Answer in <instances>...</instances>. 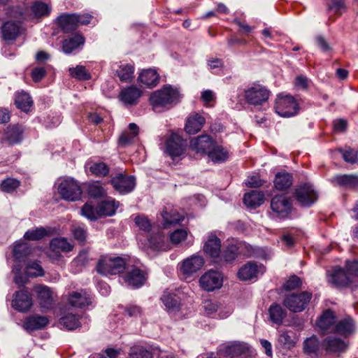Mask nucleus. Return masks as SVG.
<instances>
[{
    "mask_svg": "<svg viewBox=\"0 0 358 358\" xmlns=\"http://www.w3.org/2000/svg\"><path fill=\"white\" fill-rule=\"evenodd\" d=\"M180 94L177 88L169 85H164L150 96L149 101L155 112L169 109L180 101Z\"/></svg>",
    "mask_w": 358,
    "mask_h": 358,
    "instance_id": "nucleus-1",
    "label": "nucleus"
},
{
    "mask_svg": "<svg viewBox=\"0 0 358 358\" xmlns=\"http://www.w3.org/2000/svg\"><path fill=\"white\" fill-rule=\"evenodd\" d=\"M126 266V259L120 257L103 256L97 262L96 270L102 275L122 273Z\"/></svg>",
    "mask_w": 358,
    "mask_h": 358,
    "instance_id": "nucleus-2",
    "label": "nucleus"
},
{
    "mask_svg": "<svg viewBox=\"0 0 358 358\" xmlns=\"http://www.w3.org/2000/svg\"><path fill=\"white\" fill-rule=\"evenodd\" d=\"M57 192L62 199L68 201H78L83 194L82 189L78 182L71 178L58 180Z\"/></svg>",
    "mask_w": 358,
    "mask_h": 358,
    "instance_id": "nucleus-3",
    "label": "nucleus"
},
{
    "mask_svg": "<svg viewBox=\"0 0 358 358\" xmlns=\"http://www.w3.org/2000/svg\"><path fill=\"white\" fill-rule=\"evenodd\" d=\"M311 299L312 294L306 291L287 294L284 298L283 305L291 312L300 313L306 308Z\"/></svg>",
    "mask_w": 358,
    "mask_h": 358,
    "instance_id": "nucleus-4",
    "label": "nucleus"
},
{
    "mask_svg": "<svg viewBox=\"0 0 358 358\" xmlns=\"http://www.w3.org/2000/svg\"><path fill=\"white\" fill-rule=\"evenodd\" d=\"M299 110V104L290 95L278 96L275 110L281 117H289L296 115Z\"/></svg>",
    "mask_w": 358,
    "mask_h": 358,
    "instance_id": "nucleus-5",
    "label": "nucleus"
},
{
    "mask_svg": "<svg viewBox=\"0 0 358 358\" xmlns=\"http://www.w3.org/2000/svg\"><path fill=\"white\" fill-rule=\"evenodd\" d=\"M294 197L301 206L309 207L317 200L318 194L311 184L304 183L295 189Z\"/></svg>",
    "mask_w": 358,
    "mask_h": 358,
    "instance_id": "nucleus-6",
    "label": "nucleus"
},
{
    "mask_svg": "<svg viewBox=\"0 0 358 358\" xmlns=\"http://www.w3.org/2000/svg\"><path fill=\"white\" fill-rule=\"evenodd\" d=\"M110 183L115 191L121 194H126L134 189L136 179L132 176H127L120 173L111 178Z\"/></svg>",
    "mask_w": 358,
    "mask_h": 358,
    "instance_id": "nucleus-7",
    "label": "nucleus"
},
{
    "mask_svg": "<svg viewBox=\"0 0 358 358\" xmlns=\"http://www.w3.org/2000/svg\"><path fill=\"white\" fill-rule=\"evenodd\" d=\"M203 264L204 259L201 256L193 255L179 263L178 267L180 273L187 278L199 271Z\"/></svg>",
    "mask_w": 358,
    "mask_h": 358,
    "instance_id": "nucleus-8",
    "label": "nucleus"
},
{
    "mask_svg": "<svg viewBox=\"0 0 358 358\" xmlns=\"http://www.w3.org/2000/svg\"><path fill=\"white\" fill-rule=\"evenodd\" d=\"M270 95V91L262 85L251 87L245 90V98L248 103L258 106L266 102Z\"/></svg>",
    "mask_w": 358,
    "mask_h": 358,
    "instance_id": "nucleus-9",
    "label": "nucleus"
},
{
    "mask_svg": "<svg viewBox=\"0 0 358 358\" xmlns=\"http://www.w3.org/2000/svg\"><path fill=\"white\" fill-rule=\"evenodd\" d=\"M199 282L204 290L212 292L222 287L223 278L220 272L211 270L201 276Z\"/></svg>",
    "mask_w": 358,
    "mask_h": 358,
    "instance_id": "nucleus-10",
    "label": "nucleus"
},
{
    "mask_svg": "<svg viewBox=\"0 0 358 358\" xmlns=\"http://www.w3.org/2000/svg\"><path fill=\"white\" fill-rule=\"evenodd\" d=\"M34 290L36 294L40 308L43 311L52 309L55 303L52 290L44 285H35Z\"/></svg>",
    "mask_w": 358,
    "mask_h": 358,
    "instance_id": "nucleus-11",
    "label": "nucleus"
},
{
    "mask_svg": "<svg viewBox=\"0 0 358 358\" xmlns=\"http://www.w3.org/2000/svg\"><path fill=\"white\" fill-rule=\"evenodd\" d=\"M33 305V300L31 294L27 289L17 291L13 294L12 306L19 312H27Z\"/></svg>",
    "mask_w": 358,
    "mask_h": 358,
    "instance_id": "nucleus-12",
    "label": "nucleus"
},
{
    "mask_svg": "<svg viewBox=\"0 0 358 358\" xmlns=\"http://www.w3.org/2000/svg\"><path fill=\"white\" fill-rule=\"evenodd\" d=\"M271 208L280 217H287L292 209V203L285 195H275L271 200Z\"/></svg>",
    "mask_w": 358,
    "mask_h": 358,
    "instance_id": "nucleus-13",
    "label": "nucleus"
},
{
    "mask_svg": "<svg viewBox=\"0 0 358 358\" xmlns=\"http://www.w3.org/2000/svg\"><path fill=\"white\" fill-rule=\"evenodd\" d=\"M166 152L174 159L180 157L185 152V146L182 138L176 134H173L166 141Z\"/></svg>",
    "mask_w": 358,
    "mask_h": 358,
    "instance_id": "nucleus-14",
    "label": "nucleus"
},
{
    "mask_svg": "<svg viewBox=\"0 0 358 358\" xmlns=\"http://www.w3.org/2000/svg\"><path fill=\"white\" fill-rule=\"evenodd\" d=\"M328 282L334 287L338 288L349 285L351 279L344 268L336 266L329 272Z\"/></svg>",
    "mask_w": 358,
    "mask_h": 358,
    "instance_id": "nucleus-15",
    "label": "nucleus"
},
{
    "mask_svg": "<svg viewBox=\"0 0 358 358\" xmlns=\"http://www.w3.org/2000/svg\"><path fill=\"white\" fill-rule=\"evenodd\" d=\"M223 351L229 358H249L251 356L249 347L245 343L238 342L227 345Z\"/></svg>",
    "mask_w": 358,
    "mask_h": 358,
    "instance_id": "nucleus-16",
    "label": "nucleus"
},
{
    "mask_svg": "<svg viewBox=\"0 0 358 358\" xmlns=\"http://www.w3.org/2000/svg\"><path fill=\"white\" fill-rule=\"evenodd\" d=\"M323 346L328 353L339 355L345 352L348 343L338 337L329 336L324 340Z\"/></svg>",
    "mask_w": 358,
    "mask_h": 358,
    "instance_id": "nucleus-17",
    "label": "nucleus"
},
{
    "mask_svg": "<svg viewBox=\"0 0 358 358\" xmlns=\"http://www.w3.org/2000/svg\"><path fill=\"white\" fill-rule=\"evenodd\" d=\"M57 20L59 27L64 33L75 31L80 23V17L76 14H62Z\"/></svg>",
    "mask_w": 358,
    "mask_h": 358,
    "instance_id": "nucleus-18",
    "label": "nucleus"
},
{
    "mask_svg": "<svg viewBox=\"0 0 358 358\" xmlns=\"http://www.w3.org/2000/svg\"><path fill=\"white\" fill-rule=\"evenodd\" d=\"M141 95L142 91L139 88L131 85L120 92L119 99L125 105L133 106L137 104Z\"/></svg>",
    "mask_w": 358,
    "mask_h": 358,
    "instance_id": "nucleus-19",
    "label": "nucleus"
},
{
    "mask_svg": "<svg viewBox=\"0 0 358 358\" xmlns=\"http://www.w3.org/2000/svg\"><path fill=\"white\" fill-rule=\"evenodd\" d=\"M118 207V201L112 197H107L97 203L94 210L99 216H112L115 213Z\"/></svg>",
    "mask_w": 358,
    "mask_h": 358,
    "instance_id": "nucleus-20",
    "label": "nucleus"
},
{
    "mask_svg": "<svg viewBox=\"0 0 358 358\" xmlns=\"http://www.w3.org/2000/svg\"><path fill=\"white\" fill-rule=\"evenodd\" d=\"M214 143L208 135H201L191 139L189 147L196 152L208 154Z\"/></svg>",
    "mask_w": 358,
    "mask_h": 358,
    "instance_id": "nucleus-21",
    "label": "nucleus"
},
{
    "mask_svg": "<svg viewBox=\"0 0 358 358\" xmlns=\"http://www.w3.org/2000/svg\"><path fill=\"white\" fill-rule=\"evenodd\" d=\"M124 282L129 287L138 288L142 286L146 280L145 273L138 268H133L123 277Z\"/></svg>",
    "mask_w": 358,
    "mask_h": 358,
    "instance_id": "nucleus-22",
    "label": "nucleus"
},
{
    "mask_svg": "<svg viewBox=\"0 0 358 358\" xmlns=\"http://www.w3.org/2000/svg\"><path fill=\"white\" fill-rule=\"evenodd\" d=\"M84 43L85 39L82 35L75 34L62 41V52L66 55H70L78 50L80 46L84 45Z\"/></svg>",
    "mask_w": 358,
    "mask_h": 358,
    "instance_id": "nucleus-23",
    "label": "nucleus"
},
{
    "mask_svg": "<svg viewBox=\"0 0 358 358\" xmlns=\"http://www.w3.org/2000/svg\"><path fill=\"white\" fill-rule=\"evenodd\" d=\"M262 266H258L255 262H249L244 264L238 271V277L241 280H250L257 278L261 271Z\"/></svg>",
    "mask_w": 358,
    "mask_h": 358,
    "instance_id": "nucleus-24",
    "label": "nucleus"
},
{
    "mask_svg": "<svg viewBox=\"0 0 358 358\" xmlns=\"http://www.w3.org/2000/svg\"><path fill=\"white\" fill-rule=\"evenodd\" d=\"M206 122L204 117L199 113L189 115L187 119L185 130L189 134L198 133Z\"/></svg>",
    "mask_w": 358,
    "mask_h": 358,
    "instance_id": "nucleus-25",
    "label": "nucleus"
},
{
    "mask_svg": "<svg viewBox=\"0 0 358 358\" xmlns=\"http://www.w3.org/2000/svg\"><path fill=\"white\" fill-rule=\"evenodd\" d=\"M110 171V166L104 162L103 158L91 159V175L103 178L109 176Z\"/></svg>",
    "mask_w": 358,
    "mask_h": 358,
    "instance_id": "nucleus-26",
    "label": "nucleus"
},
{
    "mask_svg": "<svg viewBox=\"0 0 358 358\" xmlns=\"http://www.w3.org/2000/svg\"><path fill=\"white\" fill-rule=\"evenodd\" d=\"M48 322L45 316L32 315L25 319L23 327L28 331H33L45 327Z\"/></svg>",
    "mask_w": 358,
    "mask_h": 358,
    "instance_id": "nucleus-27",
    "label": "nucleus"
},
{
    "mask_svg": "<svg viewBox=\"0 0 358 358\" xmlns=\"http://www.w3.org/2000/svg\"><path fill=\"white\" fill-rule=\"evenodd\" d=\"M138 134V127L135 123L129 124V131L122 133L118 139L119 145L121 147H127L134 143L135 138Z\"/></svg>",
    "mask_w": 358,
    "mask_h": 358,
    "instance_id": "nucleus-28",
    "label": "nucleus"
},
{
    "mask_svg": "<svg viewBox=\"0 0 358 358\" xmlns=\"http://www.w3.org/2000/svg\"><path fill=\"white\" fill-rule=\"evenodd\" d=\"M264 201V194L262 191L252 190L245 194L243 197L244 204L250 208H256L260 206Z\"/></svg>",
    "mask_w": 358,
    "mask_h": 358,
    "instance_id": "nucleus-29",
    "label": "nucleus"
},
{
    "mask_svg": "<svg viewBox=\"0 0 358 358\" xmlns=\"http://www.w3.org/2000/svg\"><path fill=\"white\" fill-rule=\"evenodd\" d=\"M268 314L269 316V320L273 323L280 325L282 324L283 320L287 317V311L282 306L278 303H272L268 310Z\"/></svg>",
    "mask_w": 358,
    "mask_h": 358,
    "instance_id": "nucleus-30",
    "label": "nucleus"
},
{
    "mask_svg": "<svg viewBox=\"0 0 358 358\" xmlns=\"http://www.w3.org/2000/svg\"><path fill=\"white\" fill-rule=\"evenodd\" d=\"M273 183L276 189L280 191L286 190L292 185V175L286 171L278 172L275 176Z\"/></svg>",
    "mask_w": 358,
    "mask_h": 358,
    "instance_id": "nucleus-31",
    "label": "nucleus"
},
{
    "mask_svg": "<svg viewBox=\"0 0 358 358\" xmlns=\"http://www.w3.org/2000/svg\"><path fill=\"white\" fill-rule=\"evenodd\" d=\"M221 241L215 234H210L203 245V251L211 257H217L220 253Z\"/></svg>",
    "mask_w": 358,
    "mask_h": 358,
    "instance_id": "nucleus-32",
    "label": "nucleus"
},
{
    "mask_svg": "<svg viewBox=\"0 0 358 358\" xmlns=\"http://www.w3.org/2000/svg\"><path fill=\"white\" fill-rule=\"evenodd\" d=\"M20 33V24L17 22L8 21L1 27V34L3 40L14 41Z\"/></svg>",
    "mask_w": 358,
    "mask_h": 358,
    "instance_id": "nucleus-33",
    "label": "nucleus"
},
{
    "mask_svg": "<svg viewBox=\"0 0 358 358\" xmlns=\"http://www.w3.org/2000/svg\"><path fill=\"white\" fill-rule=\"evenodd\" d=\"M335 322V313L331 310L328 309L320 317L317 325L322 331V333L325 334L327 331L331 330Z\"/></svg>",
    "mask_w": 358,
    "mask_h": 358,
    "instance_id": "nucleus-34",
    "label": "nucleus"
},
{
    "mask_svg": "<svg viewBox=\"0 0 358 358\" xmlns=\"http://www.w3.org/2000/svg\"><path fill=\"white\" fill-rule=\"evenodd\" d=\"M23 128L20 125H12L7 127L4 139L9 144H16L20 143L22 139Z\"/></svg>",
    "mask_w": 358,
    "mask_h": 358,
    "instance_id": "nucleus-35",
    "label": "nucleus"
},
{
    "mask_svg": "<svg viewBox=\"0 0 358 358\" xmlns=\"http://www.w3.org/2000/svg\"><path fill=\"white\" fill-rule=\"evenodd\" d=\"M50 248L52 251L55 252H69L73 250V245L69 242L67 238L58 237L51 240Z\"/></svg>",
    "mask_w": 358,
    "mask_h": 358,
    "instance_id": "nucleus-36",
    "label": "nucleus"
},
{
    "mask_svg": "<svg viewBox=\"0 0 358 358\" xmlns=\"http://www.w3.org/2000/svg\"><path fill=\"white\" fill-rule=\"evenodd\" d=\"M207 155L215 163L223 162L229 157L228 152L222 145H217L215 143H213Z\"/></svg>",
    "mask_w": 358,
    "mask_h": 358,
    "instance_id": "nucleus-37",
    "label": "nucleus"
},
{
    "mask_svg": "<svg viewBox=\"0 0 358 358\" xmlns=\"http://www.w3.org/2000/svg\"><path fill=\"white\" fill-rule=\"evenodd\" d=\"M138 80L147 87H154L159 82V75L155 70H144L139 75Z\"/></svg>",
    "mask_w": 358,
    "mask_h": 358,
    "instance_id": "nucleus-38",
    "label": "nucleus"
},
{
    "mask_svg": "<svg viewBox=\"0 0 358 358\" xmlns=\"http://www.w3.org/2000/svg\"><path fill=\"white\" fill-rule=\"evenodd\" d=\"M335 330L338 334L347 336L355 332V325L354 321L350 317H346L340 320L335 327Z\"/></svg>",
    "mask_w": 358,
    "mask_h": 358,
    "instance_id": "nucleus-39",
    "label": "nucleus"
},
{
    "mask_svg": "<svg viewBox=\"0 0 358 358\" xmlns=\"http://www.w3.org/2000/svg\"><path fill=\"white\" fill-rule=\"evenodd\" d=\"M16 107L24 112H28L33 104L31 97L24 92H17L15 98Z\"/></svg>",
    "mask_w": 358,
    "mask_h": 358,
    "instance_id": "nucleus-40",
    "label": "nucleus"
},
{
    "mask_svg": "<svg viewBox=\"0 0 358 358\" xmlns=\"http://www.w3.org/2000/svg\"><path fill=\"white\" fill-rule=\"evenodd\" d=\"M161 299L169 310L176 311L179 310L180 299L178 295L168 292H164Z\"/></svg>",
    "mask_w": 358,
    "mask_h": 358,
    "instance_id": "nucleus-41",
    "label": "nucleus"
},
{
    "mask_svg": "<svg viewBox=\"0 0 358 358\" xmlns=\"http://www.w3.org/2000/svg\"><path fill=\"white\" fill-rule=\"evenodd\" d=\"M162 216L164 220V227H168L169 225L178 224L183 221L184 217L182 215H180L176 210H170L168 211L166 208L162 213Z\"/></svg>",
    "mask_w": 358,
    "mask_h": 358,
    "instance_id": "nucleus-42",
    "label": "nucleus"
},
{
    "mask_svg": "<svg viewBox=\"0 0 358 358\" xmlns=\"http://www.w3.org/2000/svg\"><path fill=\"white\" fill-rule=\"evenodd\" d=\"M51 10V6L49 4L41 1L34 2L30 8L31 13L36 17L48 16L50 14Z\"/></svg>",
    "mask_w": 358,
    "mask_h": 358,
    "instance_id": "nucleus-43",
    "label": "nucleus"
},
{
    "mask_svg": "<svg viewBox=\"0 0 358 358\" xmlns=\"http://www.w3.org/2000/svg\"><path fill=\"white\" fill-rule=\"evenodd\" d=\"M106 184L101 181L91 182V199H99L107 196Z\"/></svg>",
    "mask_w": 358,
    "mask_h": 358,
    "instance_id": "nucleus-44",
    "label": "nucleus"
},
{
    "mask_svg": "<svg viewBox=\"0 0 358 358\" xmlns=\"http://www.w3.org/2000/svg\"><path fill=\"white\" fill-rule=\"evenodd\" d=\"M134 68L131 64H121L116 74L122 82H131L134 78Z\"/></svg>",
    "mask_w": 358,
    "mask_h": 358,
    "instance_id": "nucleus-45",
    "label": "nucleus"
},
{
    "mask_svg": "<svg viewBox=\"0 0 358 358\" xmlns=\"http://www.w3.org/2000/svg\"><path fill=\"white\" fill-rule=\"evenodd\" d=\"M336 183L347 188H358V176L354 175H343L335 178Z\"/></svg>",
    "mask_w": 358,
    "mask_h": 358,
    "instance_id": "nucleus-46",
    "label": "nucleus"
},
{
    "mask_svg": "<svg viewBox=\"0 0 358 358\" xmlns=\"http://www.w3.org/2000/svg\"><path fill=\"white\" fill-rule=\"evenodd\" d=\"M69 76L78 80H87L90 79L88 69L83 65H77L76 67L69 68Z\"/></svg>",
    "mask_w": 358,
    "mask_h": 358,
    "instance_id": "nucleus-47",
    "label": "nucleus"
},
{
    "mask_svg": "<svg viewBox=\"0 0 358 358\" xmlns=\"http://www.w3.org/2000/svg\"><path fill=\"white\" fill-rule=\"evenodd\" d=\"M320 349V341L318 338L313 336L303 342V350L308 355H317Z\"/></svg>",
    "mask_w": 358,
    "mask_h": 358,
    "instance_id": "nucleus-48",
    "label": "nucleus"
},
{
    "mask_svg": "<svg viewBox=\"0 0 358 358\" xmlns=\"http://www.w3.org/2000/svg\"><path fill=\"white\" fill-rule=\"evenodd\" d=\"M59 324L68 330H73L80 326L79 317L77 315L68 314L60 318Z\"/></svg>",
    "mask_w": 358,
    "mask_h": 358,
    "instance_id": "nucleus-49",
    "label": "nucleus"
},
{
    "mask_svg": "<svg viewBox=\"0 0 358 358\" xmlns=\"http://www.w3.org/2000/svg\"><path fill=\"white\" fill-rule=\"evenodd\" d=\"M27 276L30 278H36L44 275V270L40 264L35 261L27 264L25 268Z\"/></svg>",
    "mask_w": 358,
    "mask_h": 358,
    "instance_id": "nucleus-50",
    "label": "nucleus"
},
{
    "mask_svg": "<svg viewBox=\"0 0 358 358\" xmlns=\"http://www.w3.org/2000/svg\"><path fill=\"white\" fill-rule=\"evenodd\" d=\"M278 345L283 350H291L295 346V342L287 331H282L278 338Z\"/></svg>",
    "mask_w": 358,
    "mask_h": 358,
    "instance_id": "nucleus-51",
    "label": "nucleus"
},
{
    "mask_svg": "<svg viewBox=\"0 0 358 358\" xmlns=\"http://www.w3.org/2000/svg\"><path fill=\"white\" fill-rule=\"evenodd\" d=\"M69 303L73 307L81 308L85 304H88L87 297L78 292H73L69 296Z\"/></svg>",
    "mask_w": 358,
    "mask_h": 358,
    "instance_id": "nucleus-52",
    "label": "nucleus"
},
{
    "mask_svg": "<svg viewBox=\"0 0 358 358\" xmlns=\"http://www.w3.org/2000/svg\"><path fill=\"white\" fill-rule=\"evenodd\" d=\"M13 253L15 259L20 260L21 258L28 255L30 253V248L26 243H16L14 246Z\"/></svg>",
    "mask_w": 358,
    "mask_h": 358,
    "instance_id": "nucleus-53",
    "label": "nucleus"
},
{
    "mask_svg": "<svg viewBox=\"0 0 358 358\" xmlns=\"http://www.w3.org/2000/svg\"><path fill=\"white\" fill-rule=\"evenodd\" d=\"M48 235L47 230L43 227H38L33 230L27 231L24 238L27 240L38 241Z\"/></svg>",
    "mask_w": 358,
    "mask_h": 358,
    "instance_id": "nucleus-54",
    "label": "nucleus"
},
{
    "mask_svg": "<svg viewBox=\"0 0 358 358\" xmlns=\"http://www.w3.org/2000/svg\"><path fill=\"white\" fill-rule=\"evenodd\" d=\"M130 358H152V352L142 346H134L130 349Z\"/></svg>",
    "mask_w": 358,
    "mask_h": 358,
    "instance_id": "nucleus-55",
    "label": "nucleus"
},
{
    "mask_svg": "<svg viewBox=\"0 0 358 358\" xmlns=\"http://www.w3.org/2000/svg\"><path fill=\"white\" fill-rule=\"evenodd\" d=\"M135 224L138 229L144 233H149L151 230L152 225L150 220L143 215H139L134 218Z\"/></svg>",
    "mask_w": 358,
    "mask_h": 358,
    "instance_id": "nucleus-56",
    "label": "nucleus"
},
{
    "mask_svg": "<svg viewBox=\"0 0 358 358\" xmlns=\"http://www.w3.org/2000/svg\"><path fill=\"white\" fill-rule=\"evenodd\" d=\"M238 255V248L235 245H229L222 254V259L231 262L234 261Z\"/></svg>",
    "mask_w": 358,
    "mask_h": 358,
    "instance_id": "nucleus-57",
    "label": "nucleus"
},
{
    "mask_svg": "<svg viewBox=\"0 0 358 358\" xmlns=\"http://www.w3.org/2000/svg\"><path fill=\"white\" fill-rule=\"evenodd\" d=\"M20 186V182L14 178H6L2 181L1 189L5 192H13Z\"/></svg>",
    "mask_w": 358,
    "mask_h": 358,
    "instance_id": "nucleus-58",
    "label": "nucleus"
},
{
    "mask_svg": "<svg viewBox=\"0 0 358 358\" xmlns=\"http://www.w3.org/2000/svg\"><path fill=\"white\" fill-rule=\"evenodd\" d=\"M302 282L299 277L293 275L283 284V288L286 291H292L301 286Z\"/></svg>",
    "mask_w": 358,
    "mask_h": 358,
    "instance_id": "nucleus-59",
    "label": "nucleus"
},
{
    "mask_svg": "<svg viewBox=\"0 0 358 358\" xmlns=\"http://www.w3.org/2000/svg\"><path fill=\"white\" fill-rule=\"evenodd\" d=\"M344 160L350 164H355L357 162L358 152L352 148H348L345 150L339 149Z\"/></svg>",
    "mask_w": 358,
    "mask_h": 358,
    "instance_id": "nucleus-60",
    "label": "nucleus"
},
{
    "mask_svg": "<svg viewBox=\"0 0 358 358\" xmlns=\"http://www.w3.org/2000/svg\"><path fill=\"white\" fill-rule=\"evenodd\" d=\"M13 272L15 273L14 282L17 286H24L27 282V279L21 273L20 265H14Z\"/></svg>",
    "mask_w": 358,
    "mask_h": 358,
    "instance_id": "nucleus-61",
    "label": "nucleus"
},
{
    "mask_svg": "<svg viewBox=\"0 0 358 358\" xmlns=\"http://www.w3.org/2000/svg\"><path fill=\"white\" fill-rule=\"evenodd\" d=\"M310 83V80L303 75H299L296 77L294 85L297 90H306Z\"/></svg>",
    "mask_w": 358,
    "mask_h": 358,
    "instance_id": "nucleus-62",
    "label": "nucleus"
},
{
    "mask_svg": "<svg viewBox=\"0 0 358 358\" xmlns=\"http://www.w3.org/2000/svg\"><path fill=\"white\" fill-rule=\"evenodd\" d=\"M187 232L185 229H176L171 234V241L174 244H178L187 238Z\"/></svg>",
    "mask_w": 358,
    "mask_h": 358,
    "instance_id": "nucleus-63",
    "label": "nucleus"
},
{
    "mask_svg": "<svg viewBox=\"0 0 358 358\" xmlns=\"http://www.w3.org/2000/svg\"><path fill=\"white\" fill-rule=\"evenodd\" d=\"M202 307L206 314L211 315L217 310L218 304L212 300H206L203 302Z\"/></svg>",
    "mask_w": 358,
    "mask_h": 358,
    "instance_id": "nucleus-64",
    "label": "nucleus"
}]
</instances>
